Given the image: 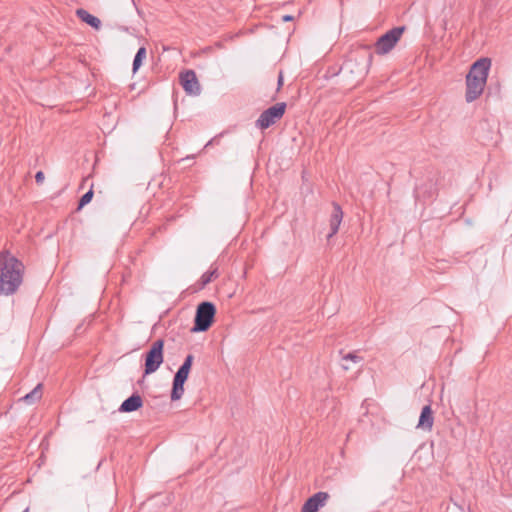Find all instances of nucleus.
I'll return each instance as SVG.
<instances>
[{"label":"nucleus","mask_w":512,"mask_h":512,"mask_svg":"<svg viewBox=\"0 0 512 512\" xmlns=\"http://www.w3.org/2000/svg\"><path fill=\"white\" fill-rule=\"evenodd\" d=\"M24 265L9 251L0 252V294H14L23 281Z\"/></svg>","instance_id":"nucleus-1"},{"label":"nucleus","mask_w":512,"mask_h":512,"mask_svg":"<svg viewBox=\"0 0 512 512\" xmlns=\"http://www.w3.org/2000/svg\"><path fill=\"white\" fill-rule=\"evenodd\" d=\"M373 55L369 46L350 53L339 70V76L350 86H356L367 74Z\"/></svg>","instance_id":"nucleus-2"},{"label":"nucleus","mask_w":512,"mask_h":512,"mask_svg":"<svg viewBox=\"0 0 512 512\" xmlns=\"http://www.w3.org/2000/svg\"><path fill=\"white\" fill-rule=\"evenodd\" d=\"M491 67L490 58H480L475 61L466 75V95L481 96L487 83Z\"/></svg>","instance_id":"nucleus-3"},{"label":"nucleus","mask_w":512,"mask_h":512,"mask_svg":"<svg viewBox=\"0 0 512 512\" xmlns=\"http://www.w3.org/2000/svg\"><path fill=\"white\" fill-rule=\"evenodd\" d=\"M216 314V307L212 302L204 301L201 302L197 308L194 318V326L191 329L192 332H205L207 331L213 321Z\"/></svg>","instance_id":"nucleus-4"},{"label":"nucleus","mask_w":512,"mask_h":512,"mask_svg":"<svg viewBox=\"0 0 512 512\" xmlns=\"http://www.w3.org/2000/svg\"><path fill=\"white\" fill-rule=\"evenodd\" d=\"M193 361L194 356L192 354H188L184 359L182 365L178 368L177 372L175 373L170 396L172 401L180 400L181 397L183 396L184 384L188 379Z\"/></svg>","instance_id":"nucleus-5"},{"label":"nucleus","mask_w":512,"mask_h":512,"mask_svg":"<svg viewBox=\"0 0 512 512\" xmlns=\"http://www.w3.org/2000/svg\"><path fill=\"white\" fill-rule=\"evenodd\" d=\"M164 340L157 339L145 353L144 377L156 372L164 361Z\"/></svg>","instance_id":"nucleus-6"},{"label":"nucleus","mask_w":512,"mask_h":512,"mask_svg":"<svg viewBox=\"0 0 512 512\" xmlns=\"http://www.w3.org/2000/svg\"><path fill=\"white\" fill-rule=\"evenodd\" d=\"M405 29V26H397L380 36L374 44L375 53L378 55L389 53L396 46Z\"/></svg>","instance_id":"nucleus-7"},{"label":"nucleus","mask_w":512,"mask_h":512,"mask_svg":"<svg viewBox=\"0 0 512 512\" xmlns=\"http://www.w3.org/2000/svg\"><path fill=\"white\" fill-rule=\"evenodd\" d=\"M286 107L287 104L285 102H278L275 105L265 109L255 121L256 128L265 130L274 125L283 117Z\"/></svg>","instance_id":"nucleus-8"},{"label":"nucleus","mask_w":512,"mask_h":512,"mask_svg":"<svg viewBox=\"0 0 512 512\" xmlns=\"http://www.w3.org/2000/svg\"><path fill=\"white\" fill-rule=\"evenodd\" d=\"M180 83L186 93L197 95L200 93V85L194 70H186L180 74Z\"/></svg>","instance_id":"nucleus-9"},{"label":"nucleus","mask_w":512,"mask_h":512,"mask_svg":"<svg viewBox=\"0 0 512 512\" xmlns=\"http://www.w3.org/2000/svg\"><path fill=\"white\" fill-rule=\"evenodd\" d=\"M328 498L329 494L327 492L319 491L315 493L303 504L301 512H317L325 505Z\"/></svg>","instance_id":"nucleus-10"},{"label":"nucleus","mask_w":512,"mask_h":512,"mask_svg":"<svg viewBox=\"0 0 512 512\" xmlns=\"http://www.w3.org/2000/svg\"><path fill=\"white\" fill-rule=\"evenodd\" d=\"M142 406V397L138 393H134L122 402L118 411L121 413H130L139 410Z\"/></svg>","instance_id":"nucleus-11"},{"label":"nucleus","mask_w":512,"mask_h":512,"mask_svg":"<svg viewBox=\"0 0 512 512\" xmlns=\"http://www.w3.org/2000/svg\"><path fill=\"white\" fill-rule=\"evenodd\" d=\"M343 219V211L339 204L333 203V212L330 217V233L327 235L328 239L333 237L339 230V226Z\"/></svg>","instance_id":"nucleus-12"},{"label":"nucleus","mask_w":512,"mask_h":512,"mask_svg":"<svg viewBox=\"0 0 512 512\" xmlns=\"http://www.w3.org/2000/svg\"><path fill=\"white\" fill-rule=\"evenodd\" d=\"M433 423L434 417L431 406L425 405L420 413L417 427L425 431H430L433 427Z\"/></svg>","instance_id":"nucleus-13"},{"label":"nucleus","mask_w":512,"mask_h":512,"mask_svg":"<svg viewBox=\"0 0 512 512\" xmlns=\"http://www.w3.org/2000/svg\"><path fill=\"white\" fill-rule=\"evenodd\" d=\"M76 15L79 19H81L83 22L87 23L91 27L95 29H99L101 26V21L96 16H93L90 14L87 10L83 8H79L76 10Z\"/></svg>","instance_id":"nucleus-14"},{"label":"nucleus","mask_w":512,"mask_h":512,"mask_svg":"<svg viewBox=\"0 0 512 512\" xmlns=\"http://www.w3.org/2000/svg\"><path fill=\"white\" fill-rule=\"evenodd\" d=\"M42 384H38L31 392L22 397L23 400L27 404H33L36 401L40 400L42 396Z\"/></svg>","instance_id":"nucleus-15"},{"label":"nucleus","mask_w":512,"mask_h":512,"mask_svg":"<svg viewBox=\"0 0 512 512\" xmlns=\"http://www.w3.org/2000/svg\"><path fill=\"white\" fill-rule=\"evenodd\" d=\"M219 276V273H218V268L217 267H213L211 266L210 270H208L207 272H205L201 278H200V281H201V286L202 287H205L207 284H209L212 280L218 278Z\"/></svg>","instance_id":"nucleus-16"},{"label":"nucleus","mask_w":512,"mask_h":512,"mask_svg":"<svg viewBox=\"0 0 512 512\" xmlns=\"http://www.w3.org/2000/svg\"><path fill=\"white\" fill-rule=\"evenodd\" d=\"M501 92V85L498 79L491 78L487 85L486 96H497Z\"/></svg>","instance_id":"nucleus-17"},{"label":"nucleus","mask_w":512,"mask_h":512,"mask_svg":"<svg viewBox=\"0 0 512 512\" xmlns=\"http://www.w3.org/2000/svg\"><path fill=\"white\" fill-rule=\"evenodd\" d=\"M146 58V48L140 47L133 60V72L135 73L142 65L143 60Z\"/></svg>","instance_id":"nucleus-18"},{"label":"nucleus","mask_w":512,"mask_h":512,"mask_svg":"<svg viewBox=\"0 0 512 512\" xmlns=\"http://www.w3.org/2000/svg\"><path fill=\"white\" fill-rule=\"evenodd\" d=\"M342 361H343V363H342V365H341V366H342V368H343L344 370H349V369H350V367H349V365H347L345 362H347V361H351V362H353V363H356V364H357V363H360V362L362 361V357L358 356V355H357V354H355V353H347V354H345V355L342 357Z\"/></svg>","instance_id":"nucleus-19"},{"label":"nucleus","mask_w":512,"mask_h":512,"mask_svg":"<svg viewBox=\"0 0 512 512\" xmlns=\"http://www.w3.org/2000/svg\"><path fill=\"white\" fill-rule=\"evenodd\" d=\"M93 194H94V192H93L92 188H90L85 194H83L79 200L78 209H81L85 205L90 203L93 198Z\"/></svg>","instance_id":"nucleus-20"},{"label":"nucleus","mask_w":512,"mask_h":512,"mask_svg":"<svg viewBox=\"0 0 512 512\" xmlns=\"http://www.w3.org/2000/svg\"><path fill=\"white\" fill-rule=\"evenodd\" d=\"M225 132H221L219 134H217L215 137H213L211 140H209L207 142V144L205 145L204 148H207L209 147L210 145H213V144H219V139L224 135Z\"/></svg>","instance_id":"nucleus-21"},{"label":"nucleus","mask_w":512,"mask_h":512,"mask_svg":"<svg viewBox=\"0 0 512 512\" xmlns=\"http://www.w3.org/2000/svg\"><path fill=\"white\" fill-rule=\"evenodd\" d=\"M44 179H45V175L42 171H38L36 174H35V181L37 184H42L44 182Z\"/></svg>","instance_id":"nucleus-22"},{"label":"nucleus","mask_w":512,"mask_h":512,"mask_svg":"<svg viewBox=\"0 0 512 512\" xmlns=\"http://www.w3.org/2000/svg\"><path fill=\"white\" fill-rule=\"evenodd\" d=\"M282 85H283V73H282V71H279L278 78H277L276 92H279Z\"/></svg>","instance_id":"nucleus-23"},{"label":"nucleus","mask_w":512,"mask_h":512,"mask_svg":"<svg viewBox=\"0 0 512 512\" xmlns=\"http://www.w3.org/2000/svg\"><path fill=\"white\" fill-rule=\"evenodd\" d=\"M282 20H283L284 22L292 21V20H293V16H292V15H284V16L282 17Z\"/></svg>","instance_id":"nucleus-24"},{"label":"nucleus","mask_w":512,"mask_h":512,"mask_svg":"<svg viewBox=\"0 0 512 512\" xmlns=\"http://www.w3.org/2000/svg\"><path fill=\"white\" fill-rule=\"evenodd\" d=\"M173 107L175 110L177 109V100L176 99H174V101H173Z\"/></svg>","instance_id":"nucleus-25"},{"label":"nucleus","mask_w":512,"mask_h":512,"mask_svg":"<svg viewBox=\"0 0 512 512\" xmlns=\"http://www.w3.org/2000/svg\"><path fill=\"white\" fill-rule=\"evenodd\" d=\"M420 190H421V188L417 186V188H416L417 196H419V195H420V192H421Z\"/></svg>","instance_id":"nucleus-26"},{"label":"nucleus","mask_w":512,"mask_h":512,"mask_svg":"<svg viewBox=\"0 0 512 512\" xmlns=\"http://www.w3.org/2000/svg\"><path fill=\"white\" fill-rule=\"evenodd\" d=\"M476 98H466L467 102L470 103L472 101H474Z\"/></svg>","instance_id":"nucleus-27"}]
</instances>
